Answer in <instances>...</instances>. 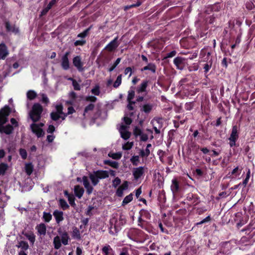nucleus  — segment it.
I'll list each match as a JSON object with an SVG mask.
<instances>
[{"label":"nucleus","instance_id":"473e14b6","mask_svg":"<svg viewBox=\"0 0 255 255\" xmlns=\"http://www.w3.org/2000/svg\"><path fill=\"white\" fill-rule=\"evenodd\" d=\"M141 71L145 70H150L153 73H155L156 71V67L154 64L149 63L147 66L144 67L141 69Z\"/></svg>","mask_w":255,"mask_h":255},{"label":"nucleus","instance_id":"7ed1b4c3","mask_svg":"<svg viewBox=\"0 0 255 255\" xmlns=\"http://www.w3.org/2000/svg\"><path fill=\"white\" fill-rule=\"evenodd\" d=\"M109 174L108 171L98 170L90 175V178L93 185L95 186L99 182V179H104L109 177Z\"/></svg>","mask_w":255,"mask_h":255},{"label":"nucleus","instance_id":"412c9836","mask_svg":"<svg viewBox=\"0 0 255 255\" xmlns=\"http://www.w3.org/2000/svg\"><path fill=\"white\" fill-rule=\"evenodd\" d=\"M53 215L55 218L56 223L58 224L64 220L63 212L62 211L56 210L54 211Z\"/></svg>","mask_w":255,"mask_h":255},{"label":"nucleus","instance_id":"9b49d317","mask_svg":"<svg viewBox=\"0 0 255 255\" xmlns=\"http://www.w3.org/2000/svg\"><path fill=\"white\" fill-rule=\"evenodd\" d=\"M119 130L121 137L124 139H128L130 137V133L128 131V126L121 125Z\"/></svg>","mask_w":255,"mask_h":255},{"label":"nucleus","instance_id":"ea45409f","mask_svg":"<svg viewBox=\"0 0 255 255\" xmlns=\"http://www.w3.org/2000/svg\"><path fill=\"white\" fill-rule=\"evenodd\" d=\"M139 158L137 155H134L132 156L130 158V161L133 165L136 166L139 163Z\"/></svg>","mask_w":255,"mask_h":255},{"label":"nucleus","instance_id":"4468645a","mask_svg":"<svg viewBox=\"0 0 255 255\" xmlns=\"http://www.w3.org/2000/svg\"><path fill=\"white\" fill-rule=\"evenodd\" d=\"M70 52H66L61 58V66L64 70H67L69 68L68 56Z\"/></svg>","mask_w":255,"mask_h":255},{"label":"nucleus","instance_id":"393cba45","mask_svg":"<svg viewBox=\"0 0 255 255\" xmlns=\"http://www.w3.org/2000/svg\"><path fill=\"white\" fill-rule=\"evenodd\" d=\"M159 120L154 119L152 121L153 126V128L156 133L159 134L160 132V128L161 126L159 125Z\"/></svg>","mask_w":255,"mask_h":255},{"label":"nucleus","instance_id":"c03bdc74","mask_svg":"<svg viewBox=\"0 0 255 255\" xmlns=\"http://www.w3.org/2000/svg\"><path fill=\"white\" fill-rule=\"evenodd\" d=\"M121 58H117V60H116V61L115 62V63H114V64L109 69V72L113 71L115 69V68L117 66V65L120 63V62H121Z\"/></svg>","mask_w":255,"mask_h":255},{"label":"nucleus","instance_id":"39448f33","mask_svg":"<svg viewBox=\"0 0 255 255\" xmlns=\"http://www.w3.org/2000/svg\"><path fill=\"white\" fill-rule=\"evenodd\" d=\"M44 126L43 123L37 124L33 123L31 125L30 128L32 132L36 134L37 137H39L44 135V131L41 128Z\"/></svg>","mask_w":255,"mask_h":255},{"label":"nucleus","instance_id":"a18cd8bd","mask_svg":"<svg viewBox=\"0 0 255 255\" xmlns=\"http://www.w3.org/2000/svg\"><path fill=\"white\" fill-rule=\"evenodd\" d=\"M246 7L249 10H252L255 7V4L252 1H248L246 3Z\"/></svg>","mask_w":255,"mask_h":255},{"label":"nucleus","instance_id":"09e8293b","mask_svg":"<svg viewBox=\"0 0 255 255\" xmlns=\"http://www.w3.org/2000/svg\"><path fill=\"white\" fill-rule=\"evenodd\" d=\"M133 146V142H127V143H125L123 145V148L124 150H129Z\"/></svg>","mask_w":255,"mask_h":255},{"label":"nucleus","instance_id":"f8f14e48","mask_svg":"<svg viewBox=\"0 0 255 255\" xmlns=\"http://www.w3.org/2000/svg\"><path fill=\"white\" fill-rule=\"evenodd\" d=\"M185 59L181 57H177L174 58L173 63L176 68L179 70H183L184 67Z\"/></svg>","mask_w":255,"mask_h":255},{"label":"nucleus","instance_id":"aec40b11","mask_svg":"<svg viewBox=\"0 0 255 255\" xmlns=\"http://www.w3.org/2000/svg\"><path fill=\"white\" fill-rule=\"evenodd\" d=\"M148 81L147 80H143L141 82V83L136 88V92L138 94H140L142 92H146V89L148 84Z\"/></svg>","mask_w":255,"mask_h":255},{"label":"nucleus","instance_id":"e2e57ef3","mask_svg":"<svg viewBox=\"0 0 255 255\" xmlns=\"http://www.w3.org/2000/svg\"><path fill=\"white\" fill-rule=\"evenodd\" d=\"M94 108V105L92 104H89L88 106H87L85 109V112H88L89 111H92Z\"/></svg>","mask_w":255,"mask_h":255},{"label":"nucleus","instance_id":"603ef678","mask_svg":"<svg viewBox=\"0 0 255 255\" xmlns=\"http://www.w3.org/2000/svg\"><path fill=\"white\" fill-rule=\"evenodd\" d=\"M19 154L22 159H25L27 157V152L25 149L20 148L19 149Z\"/></svg>","mask_w":255,"mask_h":255},{"label":"nucleus","instance_id":"dca6fc26","mask_svg":"<svg viewBox=\"0 0 255 255\" xmlns=\"http://www.w3.org/2000/svg\"><path fill=\"white\" fill-rule=\"evenodd\" d=\"M128 182L125 181L123 184L118 188L116 194L119 197H122L123 195L124 191L128 189Z\"/></svg>","mask_w":255,"mask_h":255},{"label":"nucleus","instance_id":"680f3d73","mask_svg":"<svg viewBox=\"0 0 255 255\" xmlns=\"http://www.w3.org/2000/svg\"><path fill=\"white\" fill-rule=\"evenodd\" d=\"M211 66H212V64H208V63H206L204 65V72L206 73H207L209 70L210 69V68H211Z\"/></svg>","mask_w":255,"mask_h":255},{"label":"nucleus","instance_id":"f704fd0d","mask_svg":"<svg viewBox=\"0 0 255 255\" xmlns=\"http://www.w3.org/2000/svg\"><path fill=\"white\" fill-rule=\"evenodd\" d=\"M133 199V195L131 193L128 195L123 200L122 202V205L125 206L129 202H130Z\"/></svg>","mask_w":255,"mask_h":255},{"label":"nucleus","instance_id":"c9c22d12","mask_svg":"<svg viewBox=\"0 0 255 255\" xmlns=\"http://www.w3.org/2000/svg\"><path fill=\"white\" fill-rule=\"evenodd\" d=\"M25 236L32 244H34L35 241V236L33 233H26Z\"/></svg>","mask_w":255,"mask_h":255},{"label":"nucleus","instance_id":"3c124183","mask_svg":"<svg viewBox=\"0 0 255 255\" xmlns=\"http://www.w3.org/2000/svg\"><path fill=\"white\" fill-rule=\"evenodd\" d=\"M121 182V179L119 177H116L113 181L112 185L114 187L116 188Z\"/></svg>","mask_w":255,"mask_h":255},{"label":"nucleus","instance_id":"20e7f679","mask_svg":"<svg viewBox=\"0 0 255 255\" xmlns=\"http://www.w3.org/2000/svg\"><path fill=\"white\" fill-rule=\"evenodd\" d=\"M111 223L114 225V227L116 229H119L121 226L125 225L126 223V219L125 216L123 214H120L119 216H117L116 219L115 217L111 220Z\"/></svg>","mask_w":255,"mask_h":255},{"label":"nucleus","instance_id":"4d7b16f0","mask_svg":"<svg viewBox=\"0 0 255 255\" xmlns=\"http://www.w3.org/2000/svg\"><path fill=\"white\" fill-rule=\"evenodd\" d=\"M41 98H42V102L45 104H48L49 103V99L45 94H41Z\"/></svg>","mask_w":255,"mask_h":255},{"label":"nucleus","instance_id":"f257e3e1","mask_svg":"<svg viewBox=\"0 0 255 255\" xmlns=\"http://www.w3.org/2000/svg\"><path fill=\"white\" fill-rule=\"evenodd\" d=\"M59 236H57L53 239V245L56 250L59 249L61 247V243L64 245H67L70 240L68 233L66 231H62L61 229L58 230Z\"/></svg>","mask_w":255,"mask_h":255},{"label":"nucleus","instance_id":"58836bf2","mask_svg":"<svg viewBox=\"0 0 255 255\" xmlns=\"http://www.w3.org/2000/svg\"><path fill=\"white\" fill-rule=\"evenodd\" d=\"M60 206L63 209L65 210L69 207V205L64 199H60L59 201Z\"/></svg>","mask_w":255,"mask_h":255},{"label":"nucleus","instance_id":"5701e85b","mask_svg":"<svg viewBox=\"0 0 255 255\" xmlns=\"http://www.w3.org/2000/svg\"><path fill=\"white\" fill-rule=\"evenodd\" d=\"M51 118L54 121H57L59 119L61 118L62 120H65L67 114H61L57 112H52L51 113Z\"/></svg>","mask_w":255,"mask_h":255},{"label":"nucleus","instance_id":"79ce46f5","mask_svg":"<svg viewBox=\"0 0 255 255\" xmlns=\"http://www.w3.org/2000/svg\"><path fill=\"white\" fill-rule=\"evenodd\" d=\"M135 92L133 90L130 89L128 92V102H130V101L133 99L134 97Z\"/></svg>","mask_w":255,"mask_h":255},{"label":"nucleus","instance_id":"0e129e2a","mask_svg":"<svg viewBox=\"0 0 255 255\" xmlns=\"http://www.w3.org/2000/svg\"><path fill=\"white\" fill-rule=\"evenodd\" d=\"M124 121L127 126L130 125L132 122L131 119L127 117H124Z\"/></svg>","mask_w":255,"mask_h":255},{"label":"nucleus","instance_id":"2eb2a0df","mask_svg":"<svg viewBox=\"0 0 255 255\" xmlns=\"http://www.w3.org/2000/svg\"><path fill=\"white\" fill-rule=\"evenodd\" d=\"M118 37H116L111 41L105 48V49H107L108 51L110 52H112L115 50L119 45V43L118 42Z\"/></svg>","mask_w":255,"mask_h":255},{"label":"nucleus","instance_id":"bb28decb","mask_svg":"<svg viewBox=\"0 0 255 255\" xmlns=\"http://www.w3.org/2000/svg\"><path fill=\"white\" fill-rule=\"evenodd\" d=\"M104 255H113V249L109 245L104 246L102 249Z\"/></svg>","mask_w":255,"mask_h":255},{"label":"nucleus","instance_id":"0eeeda50","mask_svg":"<svg viewBox=\"0 0 255 255\" xmlns=\"http://www.w3.org/2000/svg\"><path fill=\"white\" fill-rule=\"evenodd\" d=\"M9 108L5 106L0 111V124L3 125L7 122V116L9 115Z\"/></svg>","mask_w":255,"mask_h":255},{"label":"nucleus","instance_id":"a19ab883","mask_svg":"<svg viewBox=\"0 0 255 255\" xmlns=\"http://www.w3.org/2000/svg\"><path fill=\"white\" fill-rule=\"evenodd\" d=\"M43 218L46 222H49L52 219V215L50 213L44 212Z\"/></svg>","mask_w":255,"mask_h":255},{"label":"nucleus","instance_id":"c756f323","mask_svg":"<svg viewBox=\"0 0 255 255\" xmlns=\"http://www.w3.org/2000/svg\"><path fill=\"white\" fill-rule=\"evenodd\" d=\"M25 171L28 175H30L33 172V166L31 163H27L25 164Z\"/></svg>","mask_w":255,"mask_h":255},{"label":"nucleus","instance_id":"69168bd1","mask_svg":"<svg viewBox=\"0 0 255 255\" xmlns=\"http://www.w3.org/2000/svg\"><path fill=\"white\" fill-rule=\"evenodd\" d=\"M125 74L126 75H127L128 74H129V77L131 76L132 75V69L130 67H127L125 70Z\"/></svg>","mask_w":255,"mask_h":255},{"label":"nucleus","instance_id":"ddd939ff","mask_svg":"<svg viewBox=\"0 0 255 255\" xmlns=\"http://www.w3.org/2000/svg\"><path fill=\"white\" fill-rule=\"evenodd\" d=\"M73 64L79 71L82 72L84 70V68L83 67V63H82L81 58L80 56H77L73 58Z\"/></svg>","mask_w":255,"mask_h":255},{"label":"nucleus","instance_id":"7c9ffc66","mask_svg":"<svg viewBox=\"0 0 255 255\" xmlns=\"http://www.w3.org/2000/svg\"><path fill=\"white\" fill-rule=\"evenodd\" d=\"M56 0H52L47 5V6L42 10L41 14L45 15L49 11V10L51 9L52 6L56 3Z\"/></svg>","mask_w":255,"mask_h":255},{"label":"nucleus","instance_id":"774afa93","mask_svg":"<svg viewBox=\"0 0 255 255\" xmlns=\"http://www.w3.org/2000/svg\"><path fill=\"white\" fill-rule=\"evenodd\" d=\"M55 138V136L53 134H49L47 136V140L49 142H51Z\"/></svg>","mask_w":255,"mask_h":255},{"label":"nucleus","instance_id":"cd10ccee","mask_svg":"<svg viewBox=\"0 0 255 255\" xmlns=\"http://www.w3.org/2000/svg\"><path fill=\"white\" fill-rule=\"evenodd\" d=\"M153 105L150 103H146L141 107V111L145 113H149L152 109Z\"/></svg>","mask_w":255,"mask_h":255},{"label":"nucleus","instance_id":"1a4fd4ad","mask_svg":"<svg viewBox=\"0 0 255 255\" xmlns=\"http://www.w3.org/2000/svg\"><path fill=\"white\" fill-rule=\"evenodd\" d=\"M133 134L136 136H139L140 139L141 141H145L148 138V135L144 133L141 129L138 127H135L133 130Z\"/></svg>","mask_w":255,"mask_h":255},{"label":"nucleus","instance_id":"37998d69","mask_svg":"<svg viewBox=\"0 0 255 255\" xmlns=\"http://www.w3.org/2000/svg\"><path fill=\"white\" fill-rule=\"evenodd\" d=\"M122 83V75H120L117 78L116 81L114 83V87L115 88H118Z\"/></svg>","mask_w":255,"mask_h":255},{"label":"nucleus","instance_id":"4be33fe9","mask_svg":"<svg viewBox=\"0 0 255 255\" xmlns=\"http://www.w3.org/2000/svg\"><path fill=\"white\" fill-rule=\"evenodd\" d=\"M71 237L72 239L79 241L81 239V236L79 230L76 227L72 228L71 232Z\"/></svg>","mask_w":255,"mask_h":255},{"label":"nucleus","instance_id":"f3484780","mask_svg":"<svg viewBox=\"0 0 255 255\" xmlns=\"http://www.w3.org/2000/svg\"><path fill=\"white\" fill-rule=\"evenodd\" d=\"M8 54V51L5 45L0 44V59H4Z\"/></svg>","mask_w":255,"mask_h":255},{"label":"nucleus","instance_id":"bf43d9fd","mask_svg":"<svg viewBox=\"0 0 255 255\" xmlns=\"http://www.w3.org/2000/svg\"><path fill=\"white\" fill-rule=\"evenodd\" d=\"M86 43V41L84 40H76L74 42L75 46L83 45Z\"/></svg>","mask_w":255,"mask_h":255},{"label":"nucleus","instance_id":"a878e982","mask_svg":"<svg viewBox=\"0 0 255 255\" xmlns=\"http://www.w3.org/2000/svg\"><path fill=\"white\" fill-rule=\"evenodd\" d=\"M84 191L83 188L80 186L77 185L75 186L74 193L75 195L79 198H81L82 197L83 195Z\"/></svg>","mask_w":255,"mask_h":255},{"label":"nucleus","instance_id":"b1692460","mask_svg":"<svg viewBox=\"0 0 255 255\" xmlns=\"http://www.w3.org/2000/svg\"><path fill=\"white\" fill-rule=\"evenodd\" d=\"M39 234L45 235L46 231V227L44 224L41 223L37 225L36 227Z\"/></svg>","mask_w":255,"mask_h":255},{"label":"nucleus","instance_id":"5fc2aeb1","mask_svg":"<svg viewBox=\"0 0 255 255\" xmlns=\"http://www.w3.org/2000/svg\"><path fill=\"white\" fill-rule=\"evenodd\" d=\"M250 173H251L250 169H249L247 174L246 177L243 182V184L244 185V186H246V185L247 184V183H248L250 177Z\"/></svg>","mask_w":255,"mask_h":255},{"label":"nucleus","instance_id":"13d9d810","mask_svg":"<svg viewBox=\"0 0 255 255\" xmlns=\"http://www.w3.org/2000/svg\"><path fill=\"white\" fill-rule=\"evenodd\" d=\"M109 155L113 159H120L121 157V153H109Z\"/></svg>","mask_w":255,"mask_h":255},{"label":"nucleus","instance_id":"6e6d98bb","mask_svg":"<svg viewBox=\"0 0 255 255\" xmlns=\"http://www.w3.org/2000/svg\"><path fill=\"white\" fill-rule=\"evenodd\" d=\"M55 108H56V112L57 113H60L61 114H65L63 112H62V110H63V107H62V105L61 104H58V105H56V106H55Z\"/></svg>","mask_w":255,"mask_h":255},{"label":"nucleus","instance_id":"423d86ee","mask_svg":"<svg viewBox=\"0 0 255 255\" xmlns=\"http://www.w3.org/2000/svg\"><path fill=\"white\" fill-rule=\"evenodd\" d=\"M239 135L238 133V128L237 126H234L232 128V133L229 138L230 140V145L233 147L235 145L236 141L238 138Z\"/></svg>","mask_w":255,"mask_h":255},{"label":"nucleus","instance_id":"8fccbe9b","mask_svg":"<svg viewBox=\"0 0 255 255\" xmlns=\"http://www.w3.org/2000/svg\"><path fill=\"white\" fill-rule=\"evenodd\" d=\"M141 3L140 1H137L135 4H130V5H128L125 6L124 7V9H125V10H127L129 8H131L132 7L139 6V5H140Z\"/></svg>","mask_w":255,"mask_h":255},{"label":"nucleus","instance_id":"72a5a7b5","mask_svg":"<svg viewBox=\"0 0 255 255\" xmlns=\"http://www.w3.org/2000/svg\"><path fill=\"white\" fill-rule=\"evenodd\" d=\"M36 96V93L33 90H29L26 94L27 98L30 100H33Z\"/></svg>","mask_w":255,"mask_h":255},{"label":"nucleus","instance_id":"9d476101","mask_svg":"<svg viewBox=\"0 0 255 255\" xmlns=\"http://www.w3.org/2000/svg\"><path fill=\"white\" fill-rule=\"evenodd\" d=\"M242 168L237 166L231 172H229L228 175V178L231 179H240V175L242 173Z\"/></svg>","mask_w":255,"mask_h":255},{"label":"nucleus","instance_id":"a211bd4d","mask_svg":"<svg viewBox=\"0 0 255 255\" xmlns=\"http://www.w3.org/2000/svg\"><path fill=\"white\" fill-rule=\"evenodd\" d=\"M170 188L173 194L179 192L180 189L179 184L176 179L174 178L172 180Z\"/></svg>","mask_w":255,"mask_h":255},{"label":"nucleus","instance_id":"49530a36","mask_svg":"<svg viewBox=\"0 0 255 255\" xmlns=\"http://www.w3.org/2000/svg\"><path fill=\"white\" fill-rule=\"evenodd\" d=\"M7 168L6 164L1 163L0 164V175L3 174Z\"/></svg>","mask_w":255,"mask_h":255},{"label":"nucleus","instance_id":"c85d7f7f","mask_svg":"<svg viewBox=\"0 0 255 255\" xmlns=\"http://www.w3.org/2000/svg\"><path fill=\"white\" fill-rule=\"evenodd\" d=\"M151 147V144L149 143L146 145V149L145 150H141L140 151V155L142 157H147L150 154L149 148Z\"/></svg>","mask_w":255,"mask_h":255},{"label":"nucleus","instance_id":"052dcab7","mask_svg":"<svg viewBox=\"0 0 255 255\" xmlns=\"http://www.w3.org/2000/svg\"><path fill=\"white\" fill-rule=\"evenodd\" d=\"M89 29H87L86 30H84L83 32L79 34L78 35V37H81V38H84L87 35V33L89 31Z\"/></svg>","mask_w":255,"mask_h":255},{"label":"nucleus","instance_id":"2f4dec72","mask_svg":"<svg viewBox=\"0 0 255 255\" xmlns=\"http://www.w3.org/2000/svg\"><path fill=\"white\" fill-rule=\"evenodd\" d=\"M13 130L12 126L10 125H6L5 126H2V132H4L6 134H10Z\"/></svg>","mask_w":255,"mask_h":255},{"label":"nucleus","instance_id":"f03ea898","mask_svg":"<svg viewBox=\"0 0 255 255\" xmlns=\"http://www.w3.org/2000/svg\"><path fill=\"white\" fill-rule=\"evenodd\" d=\"M42 112V106L39 103H35L33 105L31 110L29 113L30 118L33 122L39 121L41 118Z\"/></svg>","mask_w":255,"mask_h":255},{"label":"nucleus","instance_id":"4c0bfd02","mask_svg":"<svg viewBox=\"0 0 255 255\" xmlns=\"http://www.w3.org/2000/svg\"><path fill=\"white\" fill-rule=\"evenodd\" d=\"M69 80L72 81V85L75 90H80L81 86L75 80L72 78H69Z\"/></svg>","mask_w":255,"mask_h":255},{"label":"nucleus","instance_id":"6e6552de","mask_svg":"<svg viewBox=\"0 0 255 255\" xmlns=\"http://www.w3.org/2000/svg\"><path fill=\"white\" fill-rule=\"evenodd\" d=\"M145 168L144 167L134 168L132 170V174L135 180H137L144 174Z\"/></svg>","mask_w":255,"mask_h":255},{"label":"nucleus","instance_id":"6ab92c4d","mask_svg":"<svg viewBox=\"0 0 255 255\" xmlns=\"http://www.w3.org/2000/svg\"><path fill=\"white\" fill-rule=\"evenodd\" d=\"M83 182L85 188L86 189L87 192L88 194H90L93 190V187L90 185L88 178L86 176L83 177Z\"/></svg>","mask_w":255,"mask_h":255},{"label":"nucleus","instance_id":"e433bc0d","mask_svg":"<svg viewBox=\"0 0 255 255\" xmlns=\"http://www.w3.org/2000/svg\"><path fill=\"white\" fill-rule=\"evenodd\" d=\"M92 94L99 96L100 94V87L98 84L96 85L91 90Z\"/></svg>","mask_w":255,"mask_h":255},{"label":"nucleus","instance_id":"864d4df0","mask_svg":"<svg viewBox=\"0 0 255 255\" xmlns=\"http://www.w3.org/2000/svg\"><path fill=\"white\" fill-rule=\"evenodd\" d=\"M106 163H108L109 165L115 168H118L119 167L118 163L115 161H107Z\"/></svg>","mask_w":255,"mask_h":255},{"label":"nucleus","instance_id":"de8ad7c7","mask_svg":"<svg viewBox=\"0 0 255 255\" xmlns=\"http://www.w3.org/2000/svg\"><path fill=\"white\" fill-rule=\"evenodd\" d=\"M19 248H21L24 250H26L28 249L29 246L28 244L24 241H21L19 243V245L18 246Z\"/></svg>","mask_w":255,"mask_h":255},{"label":"nucleus","instance_id":"338daca9","mask_svg":"<svg viewBox=\"0 0 255 255\" xmlns=\"http://www.w3.org/2000/svg\"><path fill=\"white\" fill-rule=\"evenodd\" d=\"M55 130V127L53 125H49L47 130L48 133H52Z\"/></svg>","mask_w":255,"mask_h":255}]
</instances>
